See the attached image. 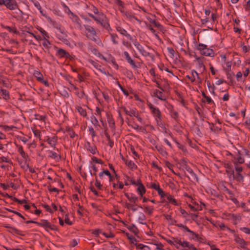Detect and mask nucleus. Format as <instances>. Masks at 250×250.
<instances>
[{
    "label": "nucleus",
    "instance_id": "obj_4",
    "mask_svg": "<svg viewBox=\"0 0 250 250\" xmlns=\"http://www.w3.org/2000/svg\"><path fill=\"white\" fill-rule=\"evenodd\" d=\"M133 44L143 56L150 57V54L147 51L146 49L142 46L136 39L133 41Z\"/></svg>",
    "mask_w": 250,
    "mask_h": 250
},
{
    "label": "nucleus",
    "instance_id": "obj_38",
    "mask_svg": "<svg viewBox=\"0 0 250 250\" xmlns=\"http://www.w3.org/2000/svg\"><path fill=\"white\" fill-rule=\"evenodd\" d=\"M146 26L149 30H150L155 35L156 38L159 40H161L160 38L158 36V34L156 33V31L153 29L152 25L150 24H146Z\"/></svg>",
    "mask_w": 250,
    "mask_h": 250
},
{
    "label": "nucleus",
    "instance_id": "obj_27",
    "mask_svg": "<svg viewBox=\"0 0 250 250\" xmlns=\"http://www.w3.org/2000/svg\"><path fill=\"white\" fill-rule=\"evenodd\" d=\"M49 225L50 223L47 220H42L41 222L37 223V225L44 228L47 231V229H48Z\"/></svg>",
    "mask_w": 250,
    "mask_h": 250
},
{
    "label": "nucleus",
    "instance_id": "obj_28",
    "mask_svg": "<svg viewBox=\"0 0 250 250\" xmlns=\"http://www.w3.org/2000/svg\"><path fill=\"white\" fill-rule=\"evenodd\" d=\"M127 228L130 231L132 232L135 235H137L138 234L139 229L134 224H132L131 225L127 227Z\"/></svg>",
    "mask_w": 250,
    "mask_h": 250
},
{
    "label": "nucleus",
    "instance_id": "obj_3",
    "mask_svg": "<svg viewBox=\"0 0 250 250\" xmlns=\"http://www.w3.org/2000/svg\"><path fill=\"white\" fill-rule=\"evenodd\" d=\"M4 6L10 10H14L18 9L21 15L23 14V12L19 9V5L16 0H5V4Z\"/></svg>",
    "mask_w": 250,
    "mask_h": 250
},
{
    "label": "nucleus",
    "instance_id": "obj_24",
    "mask_svg": "<svg viewBox=\"0 0 250 250\" xmlns=\"http://www.w3.org/2000/svg\"><path fill=\"white\" fill-rule=\"evenodd\" d=\"M154 116L158 119L159 121H162V116L160 110L158 108H155L151 111Z\"/></svg>",
    "mask_w": 250,
    "mask_h": 250
},
{
    "label": "nucleus",
    "instance_id": "obj_18",
    "mask_svg": "<svg viewBox=\"0 0 250 250\" xmlns=\"http://www.w3.org/2000/svg\"><path fill=\"white\" fill-rule=\"evenodd\" d=\"M4 227L9 229V230L8 231H9V232H10L11 233H14L16 234H18L19 235L22 236H23L24 235V234L21 233V231L20 230L17 229L16 228H15L14 227L9 226L7 225L6 226H4Z\"/></svg>",
    "mask_w": 250,
    "mask_h": 250
},
{
    "label": "nucleus",
    "instance_id": "obj_13",
    "mask_svg": "<svg viewBox=\"0 0 250 250\" xmlns=\"http://www.w3.org/2000/svg\"><path fill=\"white\" fill-rule=\"evenodd\" d=\"M16 146L18 148V152L20 153L21 157L24 159L25 163H26L29 158L28 154L24 151L23 147L21 146L17 145L16 144Z\"/></svg>",
    "mask_w": 250,
    "mask_h": 250
},
{
    "label": "nucleus",
    "instance_id": "obj_20",
    "mask_svg": "<svg viewBox=\"0 0 250 250\" xmlns=\"http://www.w3.org/2000/svg\"><path fill=\"white\" fill-rule=\"evenodd\" d=\"M124 195L130 202L136 205V203L138 201V198L137 197L133 196V194H131V195L129 196L127 193H125Z\"/></svg>",
    "mask_w": 250,
    "mask_h": 250
},
{
    "label": "nucleus",
    "instance_id": "obj_54",
    "mask_svg": "<svg viewBox=\"0 0 250 250\" xmlns=\"http://www.w3.org/2000/svg\"><path fill=\"white\" fill-rule=\"evenodd\" d=\"M145 211L147 212L148 214L150 215L152 214L154 208L153 207L146 206L145 207Z\"/></svg>",
    "mask_w": 250,
    "mask_h": 250
},
{
    "label": "nucleus",
    "instance_id": "obj_47",
    "mask_svg": "<svg viewBox=\"0 0 250 250\" xmlns=\"http://www.w3.org/2000/svg\"><path fill=\"white\" fill-rule=\"evenodd\" d=\"M112 30H110V31H108V32H110ZM110 33V36L111 38V40H112V41L115 44H118V42L116 40V39L118 38V35L116 34H112L110 33Z\"/></svg>",
    "mask_w": 250,
    "mask_h": 250
},
{
    "label": "nucleus",
    "instance_id": "obj_57",
    "mask_svg": "<svg viewBox=\"0 0 250 250\" xmlns=\"http://www.w3.org/2000/svg\"><path fill=\"white\" fill-rule=\"evenodd\" d=\"M171 116L175 121H177L178 119L179 114L177 111L171 110Z\"/></svg>",
    "mask_w": 250,
    "mask_h": 250
},
{
    "label": "nucleus",
    "instance_id": "obj_44",
    "mask_svg": "<svg viewBox=\"0 0 250 250\" xmlns=\"http://www.w3.org/2000/svg\"><path fill=\"white\" fill-rule=\"evenodd\" d=\"M49 153L50 154V155L49 156L52 158H53L54 159H58V161L60 160L61 158V155H59L58 157V155L56 152L50 151Z\"/></svg>",
    "mask_w": 250,
    "mask_h": 250
},
{
    "label": "nucleus",
    "instance_id": "obj_29",
    "mask_svg": "<svg viewBox=\"0 0 250 250\" xmlns=\"http://www.w3.org/2000/svg\"><path fill=\"white\" fill-rule=\"evenodd\" d=\"M121 108L123 109V110L126 115H129L131 117L136 116V112L135 110L131 109L130 111H128L125 106H122Z\"/></svg>",
    "mask_w": 250,
    "mask_h": 250
},
{
    "label": "nucleus",
    "instance_id": "obj_45",
    "mask_svg": "<svg viewBox=\"0 0 250 250\" xmlns=\"http://www.w3.org/2000/svg\"><path fill=\"white\" fill-rule=\"evenodd\" d=\"M146 219V216L145 214L141 212L140 213V215L138 217V221H139L140 223L142 224H146V223H144L143 221H145Z\"/></svg>",
    "mask_w": 250,
    "mask_h": 250
},
{
    "label": "nucleus",
    "instance_id": "obj_62",
    "mask_svg": "<svg viewBox=\"0 0 250 250\" xmlns=\"http://www.w3.org/2000/svg\"><path fill=\"white\" fill-rule=\"evenodd\" d=\"M64 222L66 224L69 225H72L73 223L72 221H71L70 220H69V214H66L65 215V219H64Z\"/></svg>",
    "mask_w": 250,
    "mask_h": 250
},
{
    "label": "nucleus",
    "instance_id": "obj_34",
    "mask_svg": "<svg viewBox=\"0 0 250 250\" xmlns=\"http://www.w3.org/2000/svg\"><path fill=\"white\" fill-rule=\"evenodd\" d=\"M167 198L168 201L169 203L173 204L175 206H178L179 205L177 203L176 200L174 198L173 196L168 194L167 195Z\"/></svg>",
    "mask_w": 250,
    "mask_h": 250
},
{
    "label": "nucleus",
    "instance_id": "obj_14",
    "mask_svg": "<svg viewBox=\"0 0 250 250\" xmlns=\"http://www.w3.org/2000/svg\"><path fill=\"white\" fill-rule=\"evenodd\" d=\"M69 18L71 19L73 22L76 23V24H78L79 27L80 28H81L82 25H81V22L80 18L78 17L77 15H76L75 14H74L73 12L72 13H71L70 15H69Z\"/></svg>",
    "mask_w": 250,
    "mask_h": 250
},
{
    "label": "nucleus",
    "instance_id": "obj_19",
    "mask_svg": "<svg viewBox=\"0 0 250 250\" xmlns=\"http://www.w3.org/2000/svg\"><path fill=\"white\" fill-rule=\"evenodd\" d=\"M89 62L91 63V64L97 69L100 71L102 73L106 74L105 71L104 69V68L103 69V70L101 69L102 66L98 64L97 62H95L94 61L92 60H90L89 61Z\"/></svg>",
    "mask_w": 250,
    "mask_h": 250
},
{
    "label": "nucleus",
    "instance_id": "obj_56",
    "mask_svg": "<svg viewBox=\"0 0 250 250\" xmlns=\"http://www.w3.org/2000/svg\"><path fill=\"white\" fill-rule=\"evenodd\" d=\"M32 131L34 133V135L41 139V131L39 129H37L35 128L32 129Z\"/></svg>",
    "mask_w": 250,
    "mask_h": 250
},
{
    "label": "nucleus",
    "instance_id": "obj_42",
    "mask_svg": "<svg viewBox=\"0 0 250 250\" xmlns=\"http://www.w3.org/2000/svg\"><path fill=\"white\" fill-rule=\"evenodd\" d=\"M107 62H111L113 65L115 67L116 69H118L119 68L118 64L116 62V60L114 58V57H112L111 56L109 57V58Z\"/></svg>",
    "mask_w": 250,
    "mask_h": 250
},
{
    "label": "nucleus",
    "instance_id": "obj_26",
    "mask_svg": "<svg viewBox=\"0 0 250 250\" xmlns=\"http://www.w3.org/2000/svg\"><path fill=\"white\" fill-rule=\"evenodd\" d=\"M138 187L137 191L140 195L141 197H143V195L146 192V188L143 184H140V185Z\"/></svg>",
    "mask_w": 250,
    "mask_h": 250
},
{
    "label": "nucleus",
    "instance_id": "obj_33",
    "mask_svg": "<svg viewBox=\"0 0 250 250\" xmlns=\"http://www.w3.org/2000/svg\"><path fill=\"white\" fill-rule=\"evenodd\" d=\"M2 27L4 29H7L10 32L14 33V34H18L19 33V32L17 31V30L15 27H14L13 28H11V27H10L9 26H7V25H6V26L2 25Z\"/></svg>",
    "mask_w": 250,
    "mask_h": 250
},
{
    "label": "nucleus",
    "instance_id": "obj_30",
    "mask_svg": "<svg viewBox=\"0 0 250 250\" xmlns=\"http://www.w3.org/2000/svg\"><path fill=\"white\" fill-rule=\"evenodd\" d=\"M48 143L52 147H55L57 142V137H53L52 138H48L47 139Z\"/></svg>",
    "mask_w": 250,
    "mask_h": 250
},
{
    "label": "nucleus",
    "instance_id": "obj_25",
    "mask_svg": "<svg viewBox=\"0 0 250 250\" xmlns=\"http://www.w3.org/2000/svg\"><path fill=\"white\" fill-rule=\"evenodd\" d=\"M0 94L2 98L6 101L10 99L9 93L6 89L1 88Z\"/></svg>",
    "mask_w": 250,
    "mask_h": 250
},
{
    "label": "nucleus",
    "instance_id": "obj_40",
    "mask_svg": "<svg viewBox=\"0 0 250 250\" xmlns=\"http://www.w3.org/2000/svg\"><path fill=\"white\" fill-rule=\"evenodd\" d=\"M134 245L136 246L137 249L143 250L144 249H147L150 250V247L148 246L144 245L143 244H138L137 242H135Z\"/></svg>",
    "mask_w": 250,
    "mask_h": 250
},
{
    "label": "nucleus",
    "instance_id": "obj_60",
    "mask_svg": "<svg viewBox=\"0 0 250 250\" xmlns=\"http://www.w3.org/2000/svg\"><path fill=\"white\" fill-rule=\"evenodd\" d=\"M91 121L94 125H98V121L94 116H92L91 117Z\"/></svg>",
    "mask_w": 250,
    "mask_h": 250
},
{
    "label": "nucleus",
    "instance_id": "obj_58",
    "mask_svg": "<svg viewBox=\"0 0 250 250\" xmlns=\"http://www.w3.org/2000/svg\"><path fill=\"white\" fill-rule=\"evenodd\" d=\"M125 208H126L127 209H131L133 211H135L137 210V208L134 207V206L129 203H125Z\"/></svg>",
    "mask_w": 250,
    "mask_h": 250
},
{
    "label": "nucleus",
    "instance_id": "obj_10",
    "mask_svg": "<svg viewBox=\"0 0 250 250\" xmlns=\"http://www.w3.org/2000/svg\"><path fill=\"white\" fill-rule=\"evenodd\" d=\"M115 28H116V30L118 32H119L121 35H122L123 36L126 37L128 39H129L130 40H132V37L131 36V35L130 34H129L127 32V31L125 29L122 28V27H121L119 25H117V26H116Z\"/></svg>",
    "mask_w": 250,
    "mask_h": 250
},
{
    "label": "nucleus",
    "instance_id": "obj_17",
    "mask_svg": "<svg viewBox=\"0 0 250 250\" xmlns=\"http://www.w3.org/2000/svg\"><path fill=\"white\" fill-rule=\"evenodd\" d=\"M200 53L203 55L209 57H214V54L213 49L208 47L206 49H205V50L202 51L201 52H200Z\"/></svg>",
    "mask_w": 250,
    "mask_h": 250
},
{
    "label": "nucleus",
    "instance_id": "obj_15",
    "mask_svg": "<svg viewBox=\"0 0 250 250\" xmlns=\"http://www.w3.org/2000/svg\"><path fill=\"white\" fill-rule=\"evenodd\" d=\"M85 147L87 150L91 153L93 154H95L96 153V151L97 150V147L95 145H91L90 143L88 142L86 143L85 144Z\"/></svg>",
    "mask_w": 250,
    "mask_h": 250
},
{
    "label": "nucleus",
    "instance_id": "obj_22",
    "mask_svg": "<svg viewBox=\"0 0 250 250\" xmlns=\"http://www.w3.org/2000/svg\"><path fill=\"white\" fill-rule=\"evenodd\" d=\"M155 147L156 149L159 151V152L163 156H166L167 155V153L166 150V148L162 145H156Z\"/></svg>",
    "mask_w": 250,
    "mask_h": 250
},
{
    "label": "nucleus",
    "instance_id": "obj_39",
    "mask_svg": "<svg viewBox=\"0 0 250 250\" xmlns=\"http://www.w3.org/2000/svg\"><path fill=\"white\" fill-rule=\"evenodd\" d=\"M76 109L78 110V112L81 115H82L83 117L86 116L87 114H86V110L85 109H83L81 106H77L76 107Z\"/></svg>",
    "mask_w": 250,
    "mask_h": 250
},
{
    "label": "nucleus",
    "instance_id": "obj_64",
    "mask_svg": "<svg viewBox=\"0 0 250 250\" xmlns=\"http://www.w3.org/2000/svg\"><path fill=\"white\" fill-rule=\"evenodd\" d=\"M95 186L99 189H101L103 187L102 185L100 183V182L98 180L97 178H95Z\"/></svg>",
    "mask_w": 250,
    "mask_h": 250
},
{
    "label": "nucleus",
    "instance_id": "obj_23",
    "mask_svg": "<svg viewBox=\"0 0 250 250\" xmlns=\"http://www.w3.org/2000/svg\"><path fill=\"white\" fill-rule=\"evenodd\" d=\"M188 172H189L190 174V178L187 176V177L188 178L189 180L191 181V182H199V179L198 178V176L194 172L193 170L191 169L190 171H189Z\"/></svg>",
    "mask_w": 250,
    "mask_h": 250
},
{
    "label": "nucleus",
    "instance_id": "obj_55",
    "mask_svg": "<svg viewBox=\"0 0 250 250\" xmlns=\"http://www.w3.org/2000/svg\"><path fill=\"white\" fill-rule=\"evenodd\" d=\"M39 31L41 32V33L42 35L44 38H49V36L48 34L42 28L40 27V29H38Z\"/></svg>",
    "mask_w": 250,
    "mask_h": 250
},
{
    "label": "nucleus",
    "instance_id": "obj_50",
    "mask_svg": "<svg viewBox=\"0 0 250 250\" xmlns=\"http://www.w3.org/2000/svg\"><path fill=\"white\" fill-rule=\"evenodd\" d=\"M222 190L228 193L229 194L230 198H233L234 196V193L231 190H230L229 188H228L226 186H224L223 187V188L222 189Z\"/></svg>",
    "mask_w": 250,
    "mask_h": 250
},
{
    "label": "nucleus",
    "instance_id": "obj_6",
    "mask_svg": "<svg viewBox=\"0 0 250 250\" xmlns=\"http://www.w3.org/2000/svg\"><path fill=\"white\" fill-rule=\"evenodd\" d=\"M56 55L61 58L69 59L70 61L74 60V57L71 56L68 52L62 48H60L57 50Z\"/></svg>",
    "mask_w": 250,
    "mask_h": 250
},
{
    "label": "nucleus",
    "instance_id": "obj_49",
    "mask_svg": "<svg viewBox=\"0 0 250 250\" xmlns=\"http://www.w3.org/2000/svg\"><path fill=\"white\" fill-rule=\"evenodd\" d=\"M207 82V86L208 87V88L209 89H210V88L211 89V91H210V92L213 94V95H215V91H214V89H215V86L213 84L212 86L210 84V82L209 81H206Z\"/></svg>",
    "mask_w": 250,
    "mask_h": 250
},
{
    "label": "nucleus",
    "instance_id": "obj_63",
    "mask_svg": "<svg viewBox=\"0 0 250 250\" xmlns=\"http://www.w3.org/2000/svg\"><path fill=\"white\" fill-rule=\"evenodd\" d=\"M92 160L93 162H95L96 163H98V164H102V165L104 164L103 161L101 159H98L96 157H93L92 158Z\"/></svg>",
    "mask_w": 250,
    "mask_h": 250
},
{
    "label": "nucleus",
    "instance_id": "obj_31",
    "mask_svg": "<svg viewBox=\"0 0 250 250\" xmlns=\"http://www.w3.org/2000/svg\"><path fill=\"white\" fill-rule=\"evenodd\" d=\"M33 75L36 78L37 80L39 82H40L41 81H42V79H43V75L40 71H35Z\"/></svg>",
    "mask_w": 250,
    "mask_h": 250
},
{
    "label": "nucleus",
    "instance_id": "obj_11",
    "mask_svg": "<svg viewBox=\"0 0 250 250\" xmlns=\"http://www.w3.org/2000/svg\"><path fill=\"white\" fill-rule=\"evenodd\" d=\"M106 116L107 118V122L109 124V127L112 129H115V122H114V120L113 118V116H112L111 113L109 112H106Z\"/></svg>",
    "mask_w": 250,
    "mask_h": 250
},
{
    "label": "nucleus",
    "instance_id": "obj_41",
    "mask_svg": "<svg viewBox=\"0 0 250 250\" xmlns=\"http://www.w3.org/2000/svg\"><path fill=\"white\" fill-rule=\"evenodd\" d=\"M207 47H208L207 45L201 43H199V44H198L196 46L197 49L199 50L200 52H201L202 51L205 50V49H206Z\"/></svg>",
    "mask_w": 250,
    "mask_h": 250
},
{
    "label": "nucleus",
    "instance_id": "obj_12",
    "mask_svg": "<svg viewBox=\"0 0 250 250\" xmlns=\"http://www.w3.org/2000/svg\"><path fill=\"white\" fill-rule=\"evenodd\" d=\"M234 240L235 242L240 245V246L243 249H246L247 245V242L243 238H240L238 235L235 234Z\"/></svg>",
    "mask_w": 250,
    "mask_h": 250
},
{
    "label": "nucleus",
    "instance_id": "obj_35",
    "mask_svg": "<svg viewBox=\"0 0 250 250\" xmlns=\"http://www.w3.org/2000/svg\"><path fill=\"white\" fill-rule=\"evenodd\" d=\"M123 232L125 233V235L127 236V238L130 240L131 243L134 245V244L137 242L136 239L131 234H130L128 232H125V231H123Z\"/></svg>",
    "mask_w": 250,
    "mask_h": 250
},
{
    "label": "nucleus",
    "instance_id": "obj_43",
    "mask_svg": "<svg viewBox=\"0 0 250 250\" xmlns=\"http://www.w3.org/2000/svg\"><path fill=\"white\" fill-rule=\"evenodd\" d=\"M62 7L63 8L64 11L67 13L68 15H70L71 13L73 12L70 10L69 7L63 2H62L61 3Z\"/></svg>",
    "mask_w": 250,
    "mask_h": 250
},
{
    "label": "nucleus",
    "instance_id": "obj_52",
    "mask_svg": "<svg viewBox=\"0 0 250 250\" xmlns=\"http://www.w3.org/2000/svg\"><path fill=\"white\" fill-rule=\"evenodd\" d=\"M157 124L159 126H160L164 131L165 133H167V129L165 126L164 124L162 122V121H159V120H157Z\"/></svg>",
    "mask_w": 250,
    "mask_h": 250
},
{
    "label": "nucleus",
    "instance_id": "obj_5",
    "mask_svg": "<svg viewBox=\"0 0 250 250\" xmlns=\"http://www.w3.org/2000/svg\"><path fill=\"white\" fill-rule=\"evenodd\" d=\"M124 54L125 56V59L126 60L127 62L131 65L133 68L137 69L141 67V64L140 62H138L137 63H135L134 61L129 56L127 52L125 51L124 52Z\"/></svg>",
    "mask_w": 250,
    "mask_h": 250
},
{
    "label": "nucleus",
    "instance_id": "obj_53",
    "mask_svg": "<svg viewBox=\"0 0 250 250\" xmlns=\"http://www.w3.org/2000/svg\"><path fill=\"white\" fill-rule=\"evenodd\" d=\"M75 94L80 99L83 98L85 96V93L83 90L80 91H79L78 90L76 91Z\"/></svg>",
    "mask_w": 250,
    "mask_h": 250
},
{
    "label": "nucleus",
    "instance_id": "obj_61",
    "mask_svg": "<svg viewBox=\"0 0 250 250\" xmlns=\"http://www.w3.org/2000/svg\"><path fill=\"white\" fill-rule=\"evenodd\" d=\"M241 46L242 47L243 51L244 53H247L250 50V46H249L247 47V46L245 45L244 42L241 43Z\"/></svg>",
    "mask_w": 250,
    "mask_h": 250
},
{
    "label": "nucleus",
    "instance_id": "obj_46",
    "mask_svg": "<svg viewBox=\"0 0 250 250\" xmlns=\"http://www.w3.org/2000/svg\"><path fill=\"white\" fill-rule=\"evenodd\" d=\"M202 95L206 99V102H207L208 104H210L212 103H213V101L211 100L210 97L207 96L206 93L204 91L202 92Z\"/></svg>",
    "mask_w": 250,
    "mask_h": 250
},
{
    "label": "nucleus",
    "instance_id": "obj_7",
    "mask_svg": "<svg viewBox=\"0 0 250 250\" xmlns=\"http://www.w3.org/2000/svg\"><path fill=\"white\" fill-rule=\"evenodd\" d=\"M226 167V172L227 173L229 178L231 180L232 177H234V171L233 168V166L229 162L225 163L224 165Z\"/></svg>",
    "mask_w": 250,
    "mask_h": 250
},
{
    "label": "nucleus",
    "instance_id": "obj_1",
    "mask_svg": "<svg viewBox=\"0 0 250 250\" xmlns=\"http://www.w3.org/2000/svg\"><path fill=\"white\" fill-rule=\"evenodd\" d=\"M92 10L96 16L91 13H88L89 16L92 18L97 23L100 24L104 28L108 31L112 30L109 23V20L106 15L103 12H99L98 9L95 6L92 5Z\"/></svg>",
    "mask_w": 250,
    "mask_h": 250
},
{
    "label": "nucleus",
    "instance_id": "obj_36",
    "mask_svg": "<svg viewBox=\"0 0 250 250\" xmlns=\"http://www.w3.org/2000/svg\"><path fill=\"white\" fill-rule=\"evenodd\" d=\"M125 165L131 169H136L137 167L135 164L131 160H126L125 162Z\"/></svg>",
    "mask_w": 250,
    "mask_h": 250
},
{
    "label": "nucleus",
    "instance_id": "obj_37",
    "mask_svg": "<svg viewBox=\"0 0 250 250\" xmlns=\"http://www.w3.org/2000/svg\"><path fill=\"white\" fill-rule=\"evenodd\" d=\"M176 95L178 96V97L180 99V103L186 108H187V104L184 99L183 95L179 92L176 91Z\"/></svg>",
    "mask_w": 250,
    "mask_h": 250
},
{
    "label": "nucleus",
    "instance_id": "obj_21",
    "mask_svg": "<svg viewBox=\"0 0 250 250\" xmlns=\"http://www.w3.org/2000/svg\"><path fill=\"white\" fill-rule=\"evenodd\" d=\"M238 155L237 157L236 158H234V159L236 160V161L233 163L234 166H237L238 164H243L245 162L244 159L241 157L242 154H241L240 151H238Z\"/></svg>",
    "mask_w": 250,
    "mask_h": 250
},
{
    "label": "nucleus",
    "instance_id": "obj_59",
    "mask_svg": "<svg viewBox=\"0 0 250 250\" xmlns=\"http://www.w3.org/2000/svg\"><path fill=\"white\" fill-rule=\"evenodd\" d=\"M91 51L93 54L96 56H98V57H100V56L102 55L96 48H91Z\"/></svg>",
    "mask_w": 250,
    "mask_h": 250
},
{
    "label": "nucleus",
    "instance_id": "obj_9",
    "mask_svg": "<svg viewBox=\"0 0 250 250\" xmlns=\"http://www.w3.org/2000/svg\"><path fill=\"white\" fill-rule=\"evenodd\" d=\"M149 22L153 24V26L154 27L157 28L158 30L162 32L163 33H165L166 30L162 25H161L160 23L156 21L155 20H153L151 18H149L148 19Z\"/></svg>",
    "mask_w": 250,
    "mask_h": 250
},
{
    "label": "nucleus",
    "instance_id": "obj_8",
    "mask_svg": "<svg viewBox=\"0 0 250 250\" xmlns=\"http://www.w3.org/2000/svg\"><path fill=\"white\" fill-rule=\"evenodd\" d=\"M57 29L61 34V35H58L59 39L63 42L67 44V42H69V41L67 39V35L66 33L64 31V29L61 28V27L57 28Z\"/></svg>",
    "mask_w": 250,
    "mask_h": 250
},
{
    "label": "nucleus",
    "instance_id": "obj_2",
    "mask_svg": "<svg viewBox=\"0 0 250 250\" xmlns=\"http://www.w3.org/2000/svg\"><path fill=\"white\" fill-rule=\"evenodd\" d=\"M83 26L87 32L86 37L94 42H96V37L97 36V33L95 29L92 26L87 24L84 25Z\"/></svg>",
    "mask_w": 250,
    "mask_h": 250
},
{
    "label": "nucleus",
    "instance_id": "obj_16",
    "mask_svg": "<svg viewBox=\"0 0 250 250\" xmlns=\"http://www.w3.org/2000/svg\"><path fill=\"white\" fill-rule=\"evenodd\" d=\"M178 164L180 165L181 167H182L183 170L185 169L188 172L191 169V168L188 165V163L185 159L181 160Z\"/></svg>",
    "mask_w": 250,
    "mask_h": 250
},
{
    "label": "nucleus",
    "instance_id": "obj_51",
    "mask_svg": "<svg viewBox=\"0 0 250 250\" xmlns=\"http://www.w3.org/2000/svg\"><path fill=\"white\" fill-rule=\"evenodd\" d=\"M125 15L126 18H128L130 20H131L132 19H134L136 20H137V21H140L139 20H138L136 17H135L134 15H133L131 14V13H130V12H126L125 13Z\"/></svg>",
    "mask_w": 250,
    "mask_h": 250
},
{
    "label": "nucleus",
    "instance_id": "obj_32",
    "mask_svg": "<svg viewBox=\"0 0 250 250\" xmlns=\"http://www.w3.org/2000/svg\"><path fill=\"white\" fill-rule=\"evenodd\" d=\"M244 176L241 173H236V175H234V177H232L233 180H236L237 181L239 182H243L244 181Z\"/></svg>",
    "mask_w": 250,
    "mask_h": 250
},
{
    "label": "nucleus",
    "instance_id": "obj_48",
    "mask_svg": "<svg viewBox=\"0 0 250 250\" xmlns=\"http://www.w3.org/2000/svg\"><path fill=\"white\" fill-rule=\"evenodd\" d=\"M43 42H42V45L46 48L49 49L50 47L49 45L51 44L48 38H44Z\"/></svg>",
    "mask_w": 250,
    "mask_h": 250
}]
</instances>
